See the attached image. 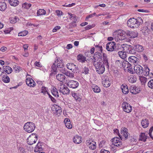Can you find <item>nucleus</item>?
<instances>
[{
    "instance_id": "f257e3e1",
    "label": "nucleus",
    "mask_w": 153,
    "mask_h": 153,
    "mask_svg": "<svg viewBox=\"0 0 153 153\" xmlns=\"http://www.w3.org/2000/svg\"><path fill=\"white\" fill-rule=\"evenodd\" d=\"M103 61H101L99 60L97 63V64L94 63V65L96 68V70L97 73L100 74H102L105 71V66L107 68H109L108 60L107 58V55L105 53H103Z\"/></svg>"
},
{
    "instance_id": "f03ea898",
    "label": "nucleus",
    "mask_w": 153,
    "mask_h": 153,
    "mask_svg": "<svg viewBox=\"0 0 153 153\" xmlns=\"http://www.w3.org/2000/svg\"><path fill=\"white\" fill-rule=\"evenodd\" d=\"M120 50L125 51L126 53H128L135 54V51L134 47L131 45H128L126 44L121 45L120 47Z\"/></svg>"
},
{
    "instance_id": "7ed1b4c3",
    "label": "nucleus",
    "mask_w": 153,
    "mask_h": 153,
    "mask_svg": "<svg viewBox=\"0 0 153 153\" xmlns=\"http://www.w3.org/2000/svg\"><path fill=\"white\" fill-rule=\"evenodd\" d=\"M120 44L116 45L114 42H110L107 43L106 48L107 51H117L120 50Z\"/></svg>"
},
{
    "instance_id": "20e7f679",
    "label": "nucleus",
    "mask_w": 153,
    "mask_h": 153,
    "mask_svg": "<svg viewBox=\"0 0 153 153\" xmlns=\"http://www.w3.org/2000/svg\"><path fill=\"white\" fill-rule=\"evenodd\" d=\"M36 128L35 124L32 122H28L25 123L24 126V129L28 133L33 131Z\"/></svg>"
},
{
    "instance_id": "39448f33",
    "label": "nucleus",
    "mask_w": 153,
    "mask_h": 153,
    "mask_svg": "<svg viewBox=\"0 0 153 153\" xmlns=\"http://www.w3.org/2000/svg\"><path fill=\"white\" fill-rule=\"evenodd\" d=\"M115 39H117L118 40H123L126 38V35L125 34V32L122 31L120 30H119L115 32Z\"/></svg>"
},
{
    "instance_id": "423d86ee",
    "label": "nucleus",
    "mask_w": 153,
    "mask_h": 153,
    "mask_svg": "<svg viewBox=\"0 0 153 153\" xmlns=\"http://www.w3.org/2000/svg\"><path fill=\"white\" fill-rule=\"evenodd\" d=\"M38 137L36 134H32L27 139V143L29 145H32L36 143Z\"/></svg>"
},
{
    "instance_id": "0eeeda50",
    "label": "nucleus",
    "mask_w": 153,
    "mask_h": 153,
    "mask_svg": "<svg viewBox=\"0 0 153 153\" xmlns=\"http://www.w3.org/2000/svg\"><path fill=\"white\" fill-rule=\"evenodd\" d=\"M137 21L134 18L130 19L127 22L128 26L131 28H135L138 27L137 24Z\"/></svg>"
},
{
    "instance_id": "6e6552de",
    "label": "nucleus",
    "mask_w": 153,
    "mask_h": 153,
    "mask_svg": "<svg viewBox=\"0 0 153 153\" xmlns=\"http://www.w3.org/2000/svg\"><path fill=\"white\" fill-rule=\"evenodd\" d=\"M122 107L123 110L127 113L131 112L132 110V106L126 102H124L122 104Z\"/></svg>"
},
{
    "instance_id": "1a4fd4ad",
    "label": "nucleus",
    "mask_w": 153,
    "mask_h": 153,
    "mask_svg": "<svg viewBox=\"0 0 153 153\" xmlns=\"http://www.w3.org/2000/svg\"><path fill=\"white\" fill-rule=\"evenodd\" d=\"M112 144L114 146L118 147H121L122 145V142L120 139L117 137H115L111 140Z\"/></svg>"
},
{
    "instance_id": "9d476101",
    "label": "nucleus",
    "mask_w": 153,
    "mask_h": 153,
    "mask_svg": "<svg viewBox=\"0 0 153 153\" xmlns=\"http://www.w3.org/2000/svg\"><path fill=\"white\" fill-rule=\"evenodd\" d=\"M79 85V83L78 82L73 80H69L67 83V85L69 87L72 88H77Z\"/></svg>"
},
{
    "instance_id": "9b49d317",
    "label": "nucleus",
    "mask_w": 153,
    "mask_h": 153,
    "mask_svg": "<svg viewBox=\"0 0 153 153\" xmlns=\"http://www.w3.org/2000/svg\"><path fill=\"white\" fill-rule=\"evenodd\" d=\"M134 70L135 72L139 75H143V67L139 65H135L134 67Z\"/></svg>"
},
{
    "instance_id": "f8f14e48",
    "label": "nucleus",
    "mask_w": 153,
    "mask_h": 153,
    "mask_svg": "<svg viewBox=\"0 0 153 153\" xmlns=\"http://www.w3.org/2000/svg\"><path fill=\"white\" fill-rule=\"evenodd\" d=\"M12 68L8 66H4L2 67L1 71L2 74L5 73L6 74H9L11 73L12 71Z\"/></svg>"
},
{
    "instance_id": "ddd939ff",
    "label": "nucleus",
    "mask_w": 153,
    "mask_h": 153,
    "mask_svg": "<svg viewBox=\"0 0 153 153\" xmlns=\"http://www.w3.org/2000/svg\"><path fill=\"white\" fill-rule=\"evenodd\" d=\"M67 67L68 69L71 70L72 71L77 72V70H79L77 66L72 63H68L67 64Z\"/></svg>"
},
{
    "instance_id": "4468645a",
    "label": "nucleus",
    "mask_w": 153,
    "mask_h": 153,
    "mask_svg": "<svg viewBox=\"0 0 153 153\" xmlns=\"http://www.w3.org/2000/svg\"><path fill=\"white\" fill-rule=\"evenodd\" d=\"M104 53H102H102L98 51L96 52L94 54L93 56V59L95 60L96 59H97L98 62L99 60H100L101 61H102V58H103V54Z\"/></svg>"
},
{
    "instance_id": "2eb2a0df",
    "label": "nucleus",
    "mask_w": 153,
    "mask_h": 153,
    "mask_svg": "<svg viewBox=\"0 0 153 153\" xmlns=\"http://www.w3.org/2000/svg\"><path fill=\"white\" fill-rule=\"evenodd\" d=\"M126 33L127 36L130 38H134L138 36V33L137 31H133L127 30Z\"/></svg>"
},
{
    "instance_id": "dca6fc26",
    "label": "nucleus",
    "mask_w": 153,
    "mask_h": 153,
    "mask_svg": "<svg viewBox=\"0 0 153 153\" xmlns=\"http://www.w3.org/2000/svg\"><path fill=\"white\" fill-rule=\"evenodd\" d=\"M87 145L89 147L90 149L94 150L96 149V144L95 142L92 141L90 142V141L89 140L87 141Z\"/></svg>"
},
{
    "instance_id": "f3484780",
    "label": "nucleus",
    "mask_w": 153,
    "mask_h": 153,
    "mask_svg": "<svg viewBox=\"0 0 153 153\" xmlns=\"http://www.w3.org/2000/svg\"><path fill=\"white\" fill-rule=\"evenodd\" d=\"M128 60L129 62L135 65L138 63L139 59L135 56H131L128 58Z\"/></svg>"
},
{
    "instance_id": "a211bd4d",
    "label": "nucleus",
    "mask_w": 153,
    "mask_h": 153,
    "mask_svg": "<svg viewBox=\"0 0 153 153\" xmlns=\"http://www.w3.org/2000/svg\"><path fill=\"white\" fill-rule=\"evenodd\" d=\"M109 80V79L108 77H107L106 79L102 81V84L104 87L107 88L110 86L111 82L110 80Z\"/></svg>"
},
{
    "instance_id": "6ab92c4d",
    "label": "nucleus",
    "mask_w": 153,
    "mask_h": 153,
    "mask_svg": "<svg viewBox=\"0 0 153 153\" xmlns=\"http://www.w3.org/2000/svg\"><path fill=\"white\" fill-rule=\"evenodd\" d=\"M57 79L59 81L63 82L65 81L66 78L65 76L62 74H58L56 76Z\"/></svg>"
},
{
    "instance_id": "aec40b11",
    "label": "nucleus",
    "mask_w": 153,
    "mask_h": 153,
    "mask_svg": "<svg viewBox=\"0 0 153 153\" xmlns=\"http://www.w3.org/2000/svg\"><path fill=\"white\" fill-rule=\"evenodd\" d=\"M122 91L124 94H127L129 90L126 84H123L121 86Z\"/></svg>"
},
{
    "instance_id": "412c9836",
    "label": "nucleus",
    "mask_w": 153,
    "mask_h": 153,
    "mask_svg": "<svg viewBox=\"0 0 153 153\" xmlns=\"http://www.w3.org/2000/svg\"><path fill=\"white\" fill-rule=\"evenodd\" d=\"M86 59V57L84 56L81 54L78 55L77 57L78 60L82 63L85 62V61H87Z\"/></svg>"
},
{
    "instance_id": "4be33fe9",
    "label": "nucleus",
    "mask_w": 153,
    "mask_h": 153,
    "mask_svg": "<svg viewBox=\"0 0 153 153\" xmlns=\"http://www.w3.org/2000/svg\"><path fill=\"white\" fill-rule=\"evenodd\" d=\"M134 47L135 48L134 50L135 51V53H136V52H141L143 50V46L140 45H135Z\"/></svg>"
},
{
    "instance_id": "5701e85b",
    "label": "nucleus",
    "mask_w": 153,
    "mask_h": 153,
    "mask_svg": "<svg viewBox=\"0 0 153 153\" xmlns=\"http://www.w3.org/2000/svg\"><path fill=\"white\" fill-rule=\"evenodd\" d=\"M81 139V137L77 135L75 136L73 139L74 142L77 144L80 143L82 142Z\"/></svg>"
},
{
    "instance_id": "b1692460",
    "label": "nucleus",
    "mask_w": 153,
    "mask_h": 153,
    "mask_svg": "<svg viewBox=\"0 0 153 153\" xmlns=\"http://www.w3.org/2000/svg\"><path fill=\"white\" fill-rule=\"evenodd\" d=\"M118 54L121 58L123 59H124L127 57L126 52L125 51H119L118 52Z\"/></svg>"
},
{
    "instance_id": "393cba45",
    "label": "nucleus",
    "mask_w": 153,
    "mask_h": 153,
    "mask_svg": "<svg viewBox=\"0 0 153 153\" xmlns=\"http://www.w3.org/2000/svg\"><path fill=\"white\" fill-rule=\"evenodd\" d=\"M10 4L12 6L14 7L17 6L19 3V1L18 0H8Z\"/></svg>"
},
{
    "instance_id": "a878e982",
    "label": "nucleus",
    "mask_w": 153,
    "mask_h": 153,
    "mask_svg": "<svg viewBox=\"0 0 153 153\" xmlns=\"http://www.w3.org/2000/svg\"><path fill=\"white\" fill-rule=\"evenodd\" d=\"M141 123L142 127L144 128H146L148 126L149 122L147 119H145L142 120Z\"/></svg>"
},
{
    "instance_id": "bb28decb",
    "label": "nucleus",
    "mask_w": 153,
    "mask_h": 153,
    "mask_svg": "<svg viewBox=\"0 0 153 153\" xmlns=\"http://www.w3.org/2000/svg\"><path fill=\"white\" fill-rule=\"evenodd\" d=\"M143 75L147 76H148L149 74V69L147 66H145L144 68L143 69Z\"/></svg>"
},
{
    "instance_id": "cd10ccee",
    "label": "nucleus",
    "mask_w": 153,
    "mask_h": 153,
    "mask_svg": "<svg viewBox=\"0 0 153 153\" xmlns=\"http://www.w3.org/2000/svg\"><path fill=\"white\" fill-rule=\"evenodd\" d=\"M9 20L11 23L15 24L19 20V19L18 17L15 16L10 18Z\"/></svg>"
},
{
    "instance_id": "c85d7f7f",
    "label": "nucleus",
    "mask_w": 153,
    "mask_h": 153,
    "mask_svg": "<svg viewBox=\"0 0 153 153\" xmlns=\"http://www.w3.org/2000/svg\"><path fill=\"white\" fill-rule=\"evenodd\" d=\"M92 88L93 91L95 93H98L101 90L100 88L97 85H93L92 86Z\"/></svg>"
},
{
    "instance_id": "c756f323",
    "label": "nucleus",
    "mask_w": 153,
    "mask_h": 153,
    "mask_svg": "<svg viewBox=\"0 0 153 153\" xmlns=\"http://www.w3.org/2000/svg\"><path fill=\"white\" fill-rule=\"evenodd\" d=\"M7 8V5L5 2H0V10H4Z\"/></svg>"
},
{
    "instance_id": "7c9ffc66",
    "label": "nucleus",
    "mask_w": 153,
    "mask_h": 153,
    "mask_svg": "<svg viewBox=\"0 0 153 153\" xmlns=\"http://www.w3.org/2000/svg\"><path fill=\"white\" fill-rule=\"evenodd\" d=\"M54 109L55 110H53V111H55L54 113L57 115H58L59 114L58 116L60 115L62 112L61 107L58 106L57 107L55 108Z\"/></svg>"
},
{
    "instance_id": "2f4dec72",
    "label": "nucleus",
    "mask_w": 153,
    "mask_h": 153,
    "mask_svg": "<svg viewBox=\"0 0 153 153\" xmlns=\"http://www.w3.org/2000/svg\"><path fill=\"white\" fill-rule=\"evenodd\" d=\"M147 136H146L145 133H142L140 135V140L144 142L146 141V140L147 138Z\"/></svg>"
},
{
    "instance_id": "473e14b6",
    "label": "nucleus",
    "mask_w": 153,
    "mask_h": 153,
    "mask_svg": "<svg viewBox=\"0 0 153 153\" xmlns=\"http://www.w3.org/2000/svg\"><path fill=\"white\" fill-rule=\"evenodd\" d=\"M51 92L52 95L56 97H58L59 96V94L56 88H53L51 90Z\"/></svg>"
},
{
    "instance_id": "72a5a7b5",
    "label": "nucleus",
    "mask_w": 153,
    "mask_h": 153,
    "mask_svg": "<svg viewBox=\"0 0 153 153\" xmlns=\"http://www.w3.org/2000/svg\"><path fill=\"white\" fill-rule=\"evenodd\" d=\"M137 80V78L135 76L132 75L128 79V81L129 82L132 83L135 82Z\"/></svg>"
},
{
    "instance_id": "f704fd0d",
    "label": "nucleus",
    "mask_w": 153,
    "mask_h": 153,
    "mask_svg": "<svg viewBox=\"0 0 153 153\" xmlns=\"http://www.w3.org/2000/svg\"><path fill=\"white\" fill-rule=\"evenodd\" d=\"M46 13V11L45 10L42 9H40L38 10L37 14V16H39L45 15Z\"/></svg>"
},
{
    "instance_id": "c9c22d12",
    "label": "nucleus",
    "mask_w": 153,
    "mask_h": 153,
    "mask_svg": "<svg viewBox=\"0 0 153 153\" xmlns=\"http://www.w3.org/2000/svg\"><path fill=\"white\" fill-rule=\"evenodd\" d=\"M2 80L3 82L5 83H8L10 82V79L9 76L6 75H3Z\"/></svg>"
},
{
    "instance_id": "e433bc0d",
    "label": "nucleus",
    "mask_w": 153,
    "mask_h": 153,
    "mask_svg": "<svg viewBox=\"0 0 153 153\" xmlns=\"http://www.w3.org/2000/svg\"><path fill=\"white\" fill-rule=\"evenodd\" d=\"M142 32L144 34L149 33L150 30L146 26L143 27L142 29Z\"/></svg>"
},
{
    "instance_id": "4c0bfd02",
    "label": "nucleus",
    "mask_w": 153,
    "mask_h": 153,
    "mask_svg": "<svg viewBox=\"0 0 153 153\" xmlns=\"http://www.w3.org/2000/svg\"><path fill=\"white\" fill-rule=\"evenodd\" d=\"M72 96L76 100L80 101L81 100V98L79 95V94L77 93H73Z\"/></svg>"
},
{
    "instance_id": "58836bf2",
    "label": "nucleus",
    "mask_w": 153,
    "mask_h": 153,
    "mask_svg": "<svg viewBox=\"0 0 153 153\" xmlns=\"http://www.w3.org/2000/svg\"><path fill=\"white\" fill-rule=\"evenodd\" d=\"M57 66L56 65H55V63H53L51 66V72H54V73H55L54 74H56L57 72Z\"/></svg>"
},
{
    "instance_id": "ea45409f",
    "label": "nucleus",
    "mask_w": 153,
    "mask_h": 153,
    "mask_svg": "<svg viewBox=\"0 0 153 153\" xmlns=\"http://www.w3.org/2000/svg\"><path fill=\"white\" fill-rule=\"evenodd\" d=\"M62 91L64 94H68L70 93V90L67 86H65L62 89Z\"/></svg>"
},
{
    "instance_id": "a19ab883",
    "label": "nucleus",
    "mask_w": 153,
    "mask_h": 153,
    "mask_svg": "<svg viewBox=\"0 0 153 153\" xmlns=\"http://www.w3.org/2000/svg\"><path fill=\"white\" fill-rule=\"evenodd\" d=\"M48 88L44 86H42L41 89V93L43 94L44 95H45L46 93L48 94Z\"/></svg>"
},
{
    "instance_id": "79ce46f5",
    "label": "nucleus",
    "mask_w": 153,
    "mask_h": 153,
    "mask_svg": "<svg viewBox=\"0 0 153 153\" xmlns=\"http://www.w3.org/2000/svg\"><path fill=\"white\" fill-rule=\"evenodd\" d=\"M14 69L16 73H18L22 70L21 67L17 65H15L14 66Z\"/></svg>"
},
{
    "instance_id": "37998d69",
    "label": "nucleus",
    "mask_w": 153,
    "mask_h": 153,
    "mask_svg": "<svg viewBox=\"0 0 153 153\" xmlns=\"http://www.w3.org/2000/svg\"><path fill=\"white\" fill-rule=\"evenodd\" d=\"M76 26V21H73L69 24V28H72Z\"/></svg>"
},
{
    "instance_id": "c03bdc74",
    "label": "nucleus",
    "mask_w": 153,
    "mask_h": 153,
    "mask_svg": "<svg viewBox=\"0 0 153 153\" xmlns=\"http://www.w3.org/2000/svg\"><path fill=\"white\" fill-rule=\"evenodd\" d=\"M28 33V32L27 30H24L19 32L18 33L19 36H25Z\"/></svg>"
},
{
    "instance_id": "a18cd8bd",
    "label": "nucleus",
    "mask_w": 153,
    "mask_h": 153,
    "mask_svg": "<svg viewBox=\"0 0 153 153\" xmlns=\"http://www.w3.org/2000/svg\"><path fill=\"white\" fill-rule=\"evenodd\" d=\"M140 79L142 85H144L147 80V78L144 76L140 77Z\"/></svg>"
},
{
    "instance_id": "49530a36",
    "label": "nucleus",
    "mask_w": 153,
    "mask_h": 153,
    "mask_svg": "<svg viewBox=\"0 0 153 153\" xmlns=\"http://www.w3.org/2000/svg\"><path fill=\"white\" fill-rule=\"evenodd\" d=\"M89 70L88 68L85 67L82 71V73L85 74H87L89 73Z\"/></svg>"
},
{
    "instance_id": "de8ad7c7",
    "label": "nucleus",
    "mask_w": 153,
    "mask_h": 153,
    "mask_svg": "<svg viewBox=\"0 0 153 153\" xmlns=\"http://www.w3.org/2000/svg\"><path fill=\"white\" fill-rule=\"evenodd\" d=\"M68 14L70 16V19H73L74 20V21H77V19H76V16L74 15V14H72L71 13H68Z\"/></svg>"
},
{
    "instance_id": "09e8293b",
    "label": "nucleus",
    "mask_w": 153,
    "mask_h": 153,
    "mask_svg": "<svg viewBox=\"0 0 153 153\" xmlns=\"http://www.w3.org/2000/svg\"><path fill=\"white\" fill-rule=\"evenodd\" d=\"M136 20L137 21V25L138 27L143 23V20L141 17H138Z\"/></svg>"
},
{
    "instance_id": "8fccbe9b",
    "label": "nucleus",
    "mask_w": 153,
    "mask_h": 153,
    "mask_svg": "<svg viewBox=\"0 0 153 153\" xmlns=\"http://www.w3.org/2000/svg\"><path fill=\"white\" fill-rule=\"evenodd\" d=\"M29 79L30 83V84H29L28 86L30 87H34L35 86V82L34 81V80L31 78H30V79Z\"/></svg>"
},
{
    "instance_id": "3c124183",
    "label": "nucleus",
    "mask_w": 153,
    "mask_h": 153,
    "mask_svg": "<svg viewBox=\"0 0 153 153\" xmlns=\"http://www.w3.org/2000/svg\"><path fill=\"white\" fill-rule=\"evenodd\" d=\"M148 86L152 89H153V79L150 80L148 83Z\"/></svg>"
},
{
    "instance_id": "603ef678",
    "label": "nucleus",
    "mask_w": 153,
    "mask_h": 153,
    "mask_svg": "<svg viewBox=\"0 0 153 153\" xmlns=\"http://www.w3.org/2000/svg\"><path fill=\"white\" fill-rule=\"evenodd\" d=\"M31 6V4L30 3H25L23 4L22 7L26 9H29Z\"/></svg>"
},
{
    "instance_id": "864d4df0",
    "label": "nucleus",
    "mask_w": 153,
    "mask_h": 153,
    "mask_svg": "<svg viewBox=\"0 0 153 153\" xmlns=\"http://www.w3.org/2000/svg\"><path fill=\"white\" fill-rule=\"evenodd\" d=\"M66 76L70 78H73L74 77V74L73 73H70L68 72H66L65 73Z\"/></svg>"
},
{
    "instance_id": "5fc2aeb1",
    "label": "nucleus",
    "mask_w": 153,
    "mask_h": 153,
    "mask_svg": "<svg viewBox=\"0 0 153 153\" xmlns=\"http://www.w3.org/2000/svg\"><path fill=\"white\" fill-rule=\"evenodd\" d=\"M122 62L121 61H120L119 60H116L115 61V63L116 65L121 68H122Z\"/></svg>"
},
{
    "instance_id": "6e6d98bb",
    "label": "nucleus",
    "mask_w": 153,
    "mask_h": 153,
    "mask_svg": "<svg viewBox=\"0 0 153 153\" xmlns=\"http://www.w3.org/2000/svg\"><path fill=\"white\" fill-rule=\"evenodd\" d=\"M95 26V24H93L92 25H88L85 27L86 30H88L94 27Z\"/></svg>"
},
{
    "instance_id": "4d7b16f0",
    "label": "nucleus",
    "mask_w": 153,
    "mask_h": 153,
    "mask_svg": "<svg viewBox=\"0 0 153 153\" xmlns=\"http://www.w3.org/2000/svg\"><path fill=\"white\" fill-rule=\"evenodd\" d=\"M140 88H137L135 89L134 91H133V92H132V94H136L139 93L140 91Z\"/></svg>"
},
{
    "instance_id": "13d9d810",
    "label": "nucleus",
    "mask_w": 153,
    "mask_h": 153,
    "mask_svg": "<svg viewBox=\"0 0 153 153\" xmlns=\"http://www.w3.org/2000/svg\"><path fill=\"white\" fill-rule=\"evenodd\" d=\"M129 62L127 61H123V62H122L121 63V66L122 67H123V68H126V65L127 64H128Z\"/></svg>"
},
{
    "instance_id": "bf43d9fd",
    "label": "nucleus",
    "mask_w": 153,
    "mask_h": 153,
    "mask_svg": "<svg viewBox=\"0 0 153 153\" xmlns=\"http://www.w3.org/2000/svg\"><path fill=\"white\" fill-rule=\"evenodd\" d=\"M48 95L49 97L51 99V100L53 102L56 103V100L53 97L49 94V93H48Z\"/></svg>"
},
{
    "instance_id": "052dcab7",
    "label": "nucleus",
    "mask_w": 153,
    "mask_h": 153,
    "mask_svg": "<svg viewBox=\"0 0 153 153\" xmlns=\"http://www.w3.org/2000/svg\"><path fill=\"white\" fill-rule=\"evenodd\" d=\"M97 50L99 51H100L102 53V46H99V45H97L95 46Z\"/></svg>"
},
{
    "instance_id": "680f3d73",
    "label": "nucleus",
    "mask_w": 153,
    "mask_h": 153,
    "mask_svg": "<svg viewBox=\"0 0 153 153\" xmlns=\"http://www.w3.org/2000/svg\"><path fill=\"white\" fill-rule=\"evenodd\" d=\"M36 147V148H37L38 149H39V150H42V149L41 147V143H40L39 142Z\"/></svg>"
},
{
    "instance_id": "e2e57ef3",
    "label": "nucleus",
    "mask_w": 153,
    "mask_h": 153,
    "mask_svg": "<svg viewBox=\"0 0 153 153\" xmlns=\"http://www.w3.org/2000/svg\"><path fill=\"white\" fill-rule=\"evenodd\" d=\"M60 26H56L53 29L52 31L53 32H56L57 30L60 29Z\"/></svg>"
},
{
    "instance_id": "0e129e2a",
    "label": "nucleus",
    "mask_w": 153,
    "mask_h": 153,
    "mask_svg": "<svg viewBox=\"0 0 153 153\" xmlns=\"http://www.w3.org/2000/svg\"><path fill=\"white\" fill-rule=\"evenodd\" d=\"M95 15H96V13H94L93 14H91L88 16H87L86 17V20H87L89 18H92L95 16Z\"/></svg>"
},
{
    "instance_id": "69168bd1",
    "label": "nucleus",
    "mask_w": 153,
    "mask_h": 153,
    "mask_svg": "<svg viewBox=\"0 0 153 153\" xmlns=\"http://www.w3.org/2000/svg\"><path fill=\"white\" fill-rule=\"evenodd\" d=\"M65 125L66 127L68 129H71L72 128V126L70 122L68 123H66Z\"/></svg>"
},
{
    "instance_id": "338daca9",
    "label": "nucleus",
    "mask_w": 153,
    "mask_h": 153,
    "mask_svg": "<svg viewBox=\"0 0 153 153\" xmlns=\"http://www.w3.org/2000/svg\"><path fill=\"white\" fill-rule=\"evenodd\" d=\"M128 131H126V132H124L122 134L125 137V139L126 140L127 139L128 136Z\"/></svg>"
},
{
    "instance_id": "774afa93",
    "label": "nucleus",
    "mask_w": 153,
    "mask_h": 153,
    "mask_svg": "<svg viewBox=\"0 0 153 153\" xmlns=\"http://www.w3.org/2000/svg\"><path fill=\"white\" fill-rule=\"evenodd\" d=\"M110 153V152L109 151L103 149L101 150L100 153Z\"/></svg>"
}]
</instances>
